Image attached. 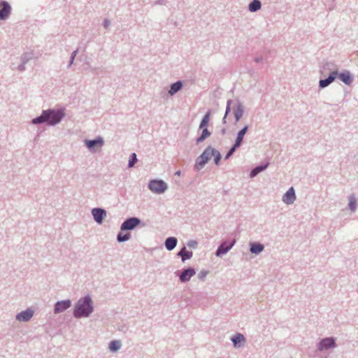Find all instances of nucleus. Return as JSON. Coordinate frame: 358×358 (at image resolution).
<instances>
[{
    "label": "nucleus",
    "mask_w": 358,
    "mask_h": 358,
    "mask_svg": "<svg viewBox=\"0 0 358 358\" xmlns=\"http://www.w3.org/2000/svg\"><path fill=\"white\" fill-rule=\"evenodd\" d=\"M64 113L62 110H45L42 115L32 120L34 124H39L42 122H48L50 125L58 123L64 117Z\"/></svg>",
    "instance_id": "f257e3e1"
},
{
    "label": "nucleus",
    "mask_w": 358,
    "mask_h": 358,
    "mask_svg": "<svg viewBox=\"0 0 358 358\" xmlns=\"http://www.w3.org/2000/svg\"><path fill=\"white\" fill-rule=\"evenodd\" d=\"M92 310V301L90 297L86 296L78 301L74 310V316L76 317H87Z\"/></svg>",
    "instance_id": "f03ea898"
},
{
    "label": "nucleus",
    "mask_w": 358,
    "mask_h": 358,
    "mask_svg": "<svg viewBox=\"0 0 358 358\" xmlns=\"http://www.w3.org/2000/svg\"><path fill=\"white\" fill-rule=\"evenodd\" d=\"M248 129V126H245L244 128H243L238 133V136L236 138V142L234 145L230 149L229 152L225 156V159H229L232 154L234 152L236 148H238L242 143L244 135L247 132Z\"/></svg>",
    "instance_id": "7ed1b4c3"
},
{
    "label": "nucleus",
    "mask_w": 358,
    "mask_h": 358,
    "mask_svg": "<svg viewBox=\"0 0 358 358\" xmlns=\"http://www.w3.org/2000/svg\"><path fill=\"white\" fill-rule=\"evenodd\" d=\"M150 189L157 194L163 193L166 189V184L162 180H152L149 183Z\"/></svg>",
    "instance_id": "20e7f679"
},
{
    "label": "nucleus",
    "mask_w": 358,
    "mask_h": 358,
    "mask_svg": "<svg viewBox=\"0 0 358 358\" xmlns=\"http://www.w3.org/2000/svg\"><path fill=\"white\" fill-rule=\"evenodd\" d=\"M140 224L138 218L132 217L124 222L121 226L122 230H131Z\"/></svg>",
    "instance_id": "39448f33"
},
{
    "label": "nucleus",
    "mask_w": 358,
    "mask_h": 358,
    "mask_svg": "<svg viewBox=\"0 0 358 358\" xmlns=\"http://www.w3.org/2000/svg\"><path fill=\"white\" fill-rule=\"evenodd\" d=\"M210 159V150L207 148L204 150L202 155L198 158L196 164V169H199L202 168L204 164Z\"/></svg>",
    "instance_id": "423d86ee"
},
{
    "label": "nucleus",
    "mask_w": 358,
    "mask_h": 358,
    "mask_svg": "<svg viewBox=\"0 0 358 358\" xmlns=\"http://www.w3.org/2000/svg\"><path fill=\"white\" fill-rule=\"evenodd\" d=\"M10 6L6 1H0V19L7 18L10 13Z\"/></svg>",
    "instance_id": "0eeeda50"
},
{
    "label": "nucleus",
    "mask_w": 358,
    "mask_h": 358,
    "mask_svg": "<svg viewBox=\"0 0 358 358\" xmlns=\"http://www.w3.org/2000/svg\"><path fill=\"white\" fill-rule=\"evenodd\" d=\"M94 219L99 224H101L103 220L106 216V213L104 210L101 208H94L92 211Z\"/></svg>",
    "instance_id": "6e6552de"
},
{
    "label": "nucleus",
    "mask_w": 358,
    "mask_h": 358,
    "mask_svg": "<svg viewBox=\"0 0 358 358\" xmlns=\"http://www.w3.org/2000/svg\"><path fill=\"white\" fill-rule=\"evenodd\" d=\"M296 199L294 189L293 187H290L282 197V201L287 204L293 203Z\"/></svg>",
    "instance_id": "1a4fd4ad"
},
{
    "label": "nucleus",
    "mask_w": 358,
    "mask_h": 358,
    "mask_svg": "<svg viewBox=\"0 0 358 358\" xmlns=\"http://www.w3.org/2000/svg\"><path fill=\"white\" fill-rule=\"evenodd\" d=\"M71 305V301L66 300L59 301L56 303L55 307V313H62L66 309L69 308Z\"/></svg>",
    "instance_id": "9d476101"
},
{
    "label": "nucleus",
    "mask_w": 358,
    "mask_h": 358,
    "mask_svg": "<svg viewBox=\"0 0 358 358\" xmlns=\"http://www.w3.org/2000/svg\"><path fill=\"white\" fill-rule=\"evenodd\" d=\"M33 314V310H31V309H27L19 313L17 315L16 318L19 321H28L32 317Z\"/></svg>",
    "instance_id": "9b49d317"
},
{
    "label": "nucleus",
    "mask_w": 358,
    "mask_h": 358,
    "mask_svg": "<svg viewBox=\"0 0 358 358\" xmlns=\"http://www.w3.org/2000/svg\"><path fill=\"white\" fill-rule=\"evenodd\" d=\"M234 243H235V241H233L231 243H222L218 248V249L217 250V252H216V255L217 256H220L222 255L225 254L226 252H227L231 248V247L234 245Z\"/></svg>",
    "instance_id": "f8f14e48"
},
{
    "label": "nucleus",
    "mask_w": 358,
    "mask_h": 358,
    "mask_svg": "<svg viewBox=\"0 0 358 358\" xmlns=\"http://www.w3.org/2000/svg\"><path fill=\"white\" fill-rule=\"evenodd\" d=\"M335 344V341L331 338H327L323 339L320 345H319V350H322L324 349H328L330 347H334Z\"/></svg>",
    "instance_id": "ddd939ff"
},
{
    "label": "nucleus",
    "mask_w": 358,
    "mask_h": 358,
    "mask_svg": "<svg viewBox=\"0 0 358 358\" xmlns=\"http://www.w3.org/2000/svg\"><path fill=\"white\" fill-rule=\"evenodd\" d=\"M195 274V271L193 268H188L185 270L180 275V279L182 282H187L189 280L191 277Z\"/></svg>",
    "instance_id": "4468645a"
},
{
    "label": "nucleus",
    "mask_w": 358,
    "mask_h": 358,
    "mask_svg": "<svg viewBox=\"0 0 358 358\" xmlns=\"http://www.w3.org/2000/svg\"><path fill=\"white\" fill-rule=\"evenodd\" d=\"M337 74H338V73L336 71L332 72L327 79L321 80L320 81V86L321 87H325L328 86L330 83H331L335 80Z\"/></svg>",
    "instance_id": "2eb2a0df"
},
{
    "label": "nucleus",
    "mask_w": 358,
    "mask_h": 358,
    "mask_svg": "<svg viewBox=\"0 0 358 358\" xmlns=\"http://www.w3.org/2000/svg\"><path fill=\"white\" fill-rule=\"evenodd\" d=\"M103 141L101 138H99L92 141H86L85 145L89 149H92L94 147H101L103 145Z\"/></svg>",
    "instance_id": "dca6fc26"
},
{
    "label": "nucleus",
    "mask_w": 358,
    "mask_h": 358,
    "mask_svg": "<svg viewBox=\"0 0 358 358\" xmlns=\"http://www.w3.org/2000/svg\"><path fill=\"white\" fill-rule=\"evenodd\" d=\"M231 340L235 347H241L245 342V338L241 334H237Z\"/></svg>",
    "instance_id": "f3484780"
},
{
    "label": "nucleus",
    "mask_w": 358,
    "mask_h": 358,
    "mask_svg": "<svg viewBox=\"0 0 358 358\" xmlns=\"http://www.w3.org/2000/svg\"><path fill=\"white\" fill-rule=\"evenodd\" d=\"M337 75L338 78L346 85H350L352 83V79L351 78L350 74L348 72L341 73Z\"/></svg>",
    "instance_id": "a211bd4d"
},
{
    "label": "nucleus",
    "mask_w": 358,
    "mask_h": 358,
    "mask_svg": "<svg viewBox=\"0 0 358 358\" xmlns=\"http://www.w3.org/2000/svg\"><path fill=\"white\" fill-rule=\"evenodd\" d=\"M207 150H210V158L211 157H215V163L216 164H218L221 159V155L220 152L210 147L207 148Z\"/></svg>",
    "instance_id": "6ab92c4d"
},
{
    "label": "nucleus",
    "mask_w": 358,
    "mask_h": 358,
    "mask_svg": "<svg viewBox=\"0 0 358 358\" xmlns=\"http://www.w3.org/2000/svg\"><path fill=\"white\" fill-rule=\"evenodd\" d=\"M177 243V239L174 237H169L166 240L165 245L167 250H173Z\"/></svg>",
    "instance_id": "aec40b11"
},
{
    "label": "nucleus",
    "mask_w": 358,
    "mask_h": 358,
    "mask_svg": "<svg viewBox=\"0 0 358 358\" xmlns=\"http://www.w3.org/2000/svg\"><path fill=\"white\" fill-rule=\"evenodd\" d=\"M178 255L181 257L182 260L185 262L187 259H190L192 257V252L187 251L185 248H183L178 253Z\"/></svg>",
    "instance_id": "412c9836"
},
{
    "label": "nucleus",
    "mask_w": 358,
    "mask_h": 358,
    "mask_svg": "<svg viewBox=\"0 0 358 358\" xmlns=\"http://www.w3.org/2000/svg\"><path fill=\"white\" fill-rule=\"evenodd\" d=\"M261 3L259 0H253L249 5V9L252 12H255L260 9Z\"/></svg>",
    "instance_id": "4be33fe9"
},
{
    "label": "nucleus",
    "mask_w": 358,
    "mask_h": 358,
    "mask_svg": "<svg viewBox=\"0 0 358 358\" xmlns=\"http://www.w3.org/2000/svg\"><path fill=\"white\" fill-rule=\"evenodd\" d=\"M182 87V83L180 82H177L176 83H173L171 86V89L169 90V94L173 95L177 92H178Z\"/></svg>",
    "instance_id": "5701e85b"
},
{
    "label": "nucleus",
    "mask_w": 358,
    "mask_h": 358,
    "mask_svg": "<svg viewBox=\"0 0 358 358\" xmlns=\"http://www.w3.org/2000/svg\"><path fill=\"white\" fill-rule=\"evenodd\" d=\"M264 249V246L259 243H253L251 245L250 251L252 253L258 254Z\"/></svg>",
    "instance_id": "b1692460"
},
{
    "label": "nucleus",
    "mask_w": 358,
    "mask_h": 358,
    "mask_svg": "<svg viewBox=\"0 0 358 358\" xmlns=\"http://www.w3.org/2000/svg\"><path fill=\"white\" fill-rule=\"evenodd\" d=\"M210 112H208L205 116L203 117L201 123H200V125H199V128L200 129H202V128H204V127H207L208 124V122H209V120H210Z\"/></svg>",
    "instance_id": "393cba45"
},
{
    "label": "nucleus",
    "mask_w": 358,
    "mask_h": 358,
    "mask_svg": "<svg viewBox=\"0 0 358 358\" xmlns=\"http://www.w3.org/2000/svg\"><path fill=\"white\" fill-rule=\"evenodd\" d=\"M202 134L201 136L197 138V142L200 143L204 141L206 138L210 136V132L208 130L206 127L202 128Z\"/></svg>",
    "instance_id": "a878e982"
},
{
    "label": "nucleus",
    "mask_w": 358,
    "mask_h": 358,
    "mask_svg": "<svg viewBox=\"0 0 358 358\" xmlns=\"http://www.w3.org/2000/svg\"><path fill=\"white\" fill-rule=\"evenodd\" d=\"M268 166V164H266L265 166H259L254 169L250 173L251 177H255L256 175H257L259 173L264 170Z\"/></svg>",
    "instance_id": "bb28decb"
},
{
    "label": "nucleus",
    "mask_w": 358,
    "mask_h": 358,
    "mask_svg": "<svg viewBox=\"0 0 358 358\" xmlns=\"http://www.w3.org/2000/svg\"><path fill=\"white\" fill-rule=\"evenodd\" d=\"M121 343L119 341H113L110 342L109 348L111 351L115 352L120 349Z\"/></svg>",
    "instance_id": "cd10ccee"
},
{
    "label": "nucleus",
    "mask_w": 358,
    "mask_h": 358,
    "mask_svg": "<svg viewBox=\"0 0 358 358\" xmlns=\"http://www.w3.org/2000/svg\"><path fill=\"white\" fill-rule=\"evenodd\" d=\"M243 110L241 107H238L234 111L236 122H238L243 116Z\"/></svg>",
    "instance_id": "c85d7f7f"
},
{
    "label": "nucleus",
    "mask_w": 358,
    "mask_h": 358,
    "mask_svg": "<svg viewBox=\"0 0 358 358\" xmlns=\"http://www.w3.org/2000/svg\"><path fill=\"white\" fill-rule=\"evenodd\" d=\"M129 238H130V234L129 233H127L125 234H119V235L117 236V240L120 242H122V241H127L128 239H129Z\"/></svg>",
    "instance_id": "c756f323"
},
{
    "label": "nucleus",
    "mask_w": 358,
    "mask_h": 358,
    "mask_svg": "<svg viewBox=\"0 0 358 358\" xmlns=\"http://www.w3.org/2000/svg\"><path fill=\"white\" fill-rule=\"evenodd\" d=\"M349 206L351 209V210H355V208H356V199L355 198V196H350V201H349Z\"/></svg>",
    "instance_id": "7c9ffc66"
},
{
    "label": "nucleus",
    "mask_w": 358,
    "mask_h": 358,
    "mask_svg": "<svg viewBox=\"0 0 358 358\" xmlns=\"http://www.w3.org/2000/svg\"><path fill=\"white\" fill-rule=\"evenodd\" d=\"M137 159H136V155L135 153H133L131 156V158L129 159V167H132L134 166L135 162H136Z\"/></svg>",
    "instance_id": "2f4dec72"
},
{
    "label": "nucleus",
    "mask_w": 358,
    "mask_h": 358,
    "mask_svg": "<svg viewBox=\"0 0 358 358\" xmlns=\"http://www.w3.org/2000/svg\"><path fill=\"white\" fill-rule=\"evenodd\" d=\"M230 106L228 104V106H227V108H226V112H225V115H224V117L222 120V122L224 124H225L227 122H226V117H227V115H228V113L230 112Z\"/></svg>",
    "instance_id": "473e14b6"
},
{
    "label": "nucleus",
    "mask_w": 358,
    "mask_h": 358,
    "mask_svg": "<svg viewBox=\"0 0 358 358\" xmlns=\"http://www.w3.org/2000/svg\"><path fill=\"white\" fill-rule=\"evenodd\" d=\"M109 25V22L108 20H105L104 22V26L107 27Z\"/></svg>",
    "instance_id": "72a5a7b5"
},
{
    "label": "nucleus",
    "mask_w": 358,
    "mask_h": 358,
    "mask_svg": "<svg viewBox=\"0 0 358 358\" xmlns=\"http://www.w3.org/2000/svg\"><path fill=\"white\" fill-rule=\"evenodd\" d=\"M224 133H225V129H222V134H224Z\"/></svg>",
    "instance_id": "f704fd0d"
},
{
    "label": "nucleus",
    "mask_w": 358,
    "mask_h": 358,
    "mask_svg": "<svg viewBox=\"0 0 358 358\" xmlns=\"http://www.w3.org/2000/svg\"><path fill=\"white\" fill-rule=\"evenodd\" d=\"M176 174L180 175V171H177Z\"/></svg>",
    "instance_id": "c9c22d12"
}]
</instances>
